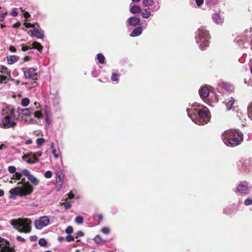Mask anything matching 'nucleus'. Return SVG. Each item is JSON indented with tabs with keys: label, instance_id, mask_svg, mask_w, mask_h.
<instances>
[{
	"label": "nucleus",
	"instance_id": "1",
	"mask_svg": "<svg viewBox=\"0 0 252 252\" xmlns=\"http://www.w3.org/2000/svg\"><path fill=\"white\" fill-rule=\"evenodd\" d=\"M221 139L227 146L235 147L243 141V134L238 129H229L222 133Z\"/></svg>",
	"mask_w": 252,
	"mask_h": 252
},
{
	"label": "nucleus",
	"instance_id": "2",
	"mask_svg": "<svg viewBox=\"0 0 252 252\" xmlns=\"http://www.w3.org/2000/svg\"><path fill=\"white\" fill-rule=\"evenodd\" d=\"M187 112L188 116L192 121L198 125H204L209 121V112L207 110L200 109L197 111V110L194 108H187Z\"/></svg>",
	"mask_w": 252,
	"mask_h": 252
},
{
	"label": "nucleus",
	"instance_id": "3",
	"mask_svg": "<svg viewBox=\"0 0 252 252\" xmlns=\"http://www.w3.org/2000/svg\"><path fill=\"white\" fill-rule=\"evenodd\" d=\"M21 183H23L21 186L15 187L11 190L10 198L15 199L16 196L23 197L32 193L33 191L32 186L29 182H26L25 179H22L21 182L18 184Z\"/></svg>",
	"mask_w": 252,
	"mask_h": 252
},
{
	"label": "nucleus",
	"instance_id": "4",
	"mask_svg": "<svg viewBox=\"0 0 252 252\" xmlns=\"http://www.w3.org/2000/svg\"><path fill=\"white\" fill-rule=\"evenodd\" d=\"M3 119L0 126L3 128H10L14 127L17 123L15 121V116L13 110L9 108L3 109L2 111Z\"/></svg>",
	"mask_w": 252,
	"mask_h": 252
},
{
	"label": "nucleus",
	"instance_id": "5",
	"mask_svg": "<svg viewBox=\"0 0 252 252\" xmlns=\"http://www.w3.org/2000/svg\"><path fill=\"white\" fill-rule=\"evenodd\" d=\"M10 223L20 233H29L31 231L32 221L28 219H12L10 220Z\"/></svg>",
	"mask_w": 252,
	"mask_h": 252
},
{
	"label": "nucleus",
	"instance_id": "6",
	"mask_svg": "<svg viewBox=\"0 0 252 252\" xmlns=\"http://www.w3.org/2000/svg\"><path fill=\"white\" fill-rule=\"evenodd\" d=\"M196 42L201 50H205L209 45L210 35L205 27L199 28L196 32Z\"/></svg>",
	"mask_w": 252,
	"mask_h": 252
},
{
	"label": "nucleus",
	"instance_id": "7",
	"mask_svg": "<svg viewBox=\"0 0 252 252\" xmlns=\"http://www.w3.org/2000/svg\"><path fill=\"white\" fill-rule=\"evenodd\" d=\"M22 70L24 73L25 78L34 81L37 80L38 75L36 68L34 67H23L22 68Z\"/></svg>",
	"mask_w": 252,
	"mask_h": 252
},
{
	"label": "nucleus",
	"instance_id": "8",
	"mask_svg": "<svg viewBox=\"0 0 252 252\" xmlns=\"http://www.w3.org/2000/svg\"><path fill=\"white\" fill-rule=\"evenodd\" d=\"M252 185L247 181L241 182L236 189L237 192L242 194H248L252 188Z\"/></svg>",
	"mask_w": 252,
	"mask_h": 252
},
{
	"label": "nucleus",
	"instance_id": "9",
	"mask_svg": "<svg viewBox=\"0 0 252 252\" xmlns=\"http://www.w3.org/2000/svg\"><path fill=\"white\" fill-rule=\"evenodd\" d=\"M50 220L48 217H41L38 220H35L34 222L35 227L37 229H41L44 227L47 226L49 223Z\"/></svg>",
	"mask_w": 252,
	"mask_h": 252
},
{
	"label": "nucleus",
	"instance_id": "10",
	"mask_svg": "<svg viewBox=\"0 0 252 252\" xmlns=\"http://www.w3.org/2000/svg\"><path fill=\"white\" fill-rule=\"evenodd\" d=\"M141 24L140 18L136 16L130 17L126 22V26L128 29L131 28L139 26Z\"/></svg>",
	"mask_w": 252,
	"mask_h": 252
},
{
	"label": "nucleus",
	"instance_id": "11",
	"mask_svg": "<svg viewBox=\"0 0 252 252\" xmlns=\"http://www.w3.org/2000/svg\"><path fill=\"white\" fill-rule=\"evenodd\" d=\"M200 97L203 99H205L210 94V90L206 85L201 87L198 91Z\"/></svg>",
	"mask_w": 252,
	"mask_h": 252
},
{
	"label": "nucleus",
	"instance_id": "12",
	"mask_svg": "<svg viewBox=\"0 0 252 252\" xmlns=\"http://www.w3.org/2000/svg\"><path fill=\"white\" fill-rule=\"evenodd\" d=\"M249 165V161L243 159H241L237 163L238 167L242 171H246L248 168Z\"/></svg>",
	"mask_w": 252,
	"mask_h": 252
},
{
	"label": "nucleus",
	"instance_id": "13",
	"mask_svg": "<svg viewBox=\"0 0 252 252\" xmlns=\"http://www.w3.org/2000/svg\"><path fill=\"white\" fill-rule=\"evenodd\" d=\"M143 31L142 26L136 27L132 32L130 33L129 36L132 37H137L140 35Z\"/></svg>",
	"mask_w": 252,
	"mask_h": 252
},
{
	"label": "nucleus",
	"instance_id": "14",
	"mask_svg": "<svg viewBox=\"0 0 252 252\" xmlns=\"http://www.w3.org/2000/svg\"><path fill=\"white\" fill-rule=\"evenodd\" d=\"M212 19L216 24H221L223 22V19L221 17L220 13L215 12L212 15Z\"/></svg>",
	"mask_w": 252,
	"mask_h": 252
},
{
	"label": "nucleus",
	"instance_id": "15",
	"mask_svg": "<svg viewBox=\"0 0 252 252\" xmlns=\"http://www.w3.org/2000/svg\"><path fill=\"white\" fill-rule=\"evenodd\" d=\"M0 245L1 246L0 247V252H15L14 247H10V245H4L3 243Z\"/></svg>",
	"mask_w": 252,
	"mask_h": 252
},
{
	"label": "nucleus",
	"instance_id": "16",
	"mask_svg": "<svg viewBox=\"0 0 252 252\" xmlns=\"http://www.w3.org/2000/svg\"><path fill=\"white\" fill-rule=\"evenodd\" d=\"M31 33L34 36L39 39H42L44 38V35L42 32L39 31L37 28H34L31 30Z\"/></svg>",
	"mask_w": 252,
	"mask_h": 252
},
{
	"label": "nucleus",
	"instance_id": "17",
	"mask_svg": "<svg viewBox=\"0 0 252 252\" xmlns=\"http://www.w3.org/2000/svg\"><path fill=\"white\" fill-rule=\"evenodd\" d=\"M27 157H30V158L27 159L26 161L29 164H35L38 162V159L37 157L35 155H33V153L31 152L28 154Z\"/></svg>",
	"mask_w": 252,
	"mask_h": 252
},
{
	"label": "nucleus",
	"instance_id": "18",
	"mask_svg": "<svg viewBox=\"0 0 252 252\" xmlns=\"http://www.w3.org/2000/svg\"><path fill=\"white\" fill-rule=\"evenodd\" d=\"M17 112L19 115H22L25 116H30L31 115V111L28 108H18Z\"/></svg>",
	"mask_w": 252,
	"mask_h": 252
},
{
	"label": "nucleus",
	"instance_id": "19",
	"mask_svg": "<svg viewBox=\"0 0 252 252\" xmlns=\"http://www.w3.org/2000/svg\"><path fill=\"white\" fill-rule=\"evenodd\" d=\"M19 57L16 55H10L7 57V63L9 64H13L18 61Z\"/></svg>",
	"mask_w": 252,
	"mask_h": 252
},
{
	"label": "nucleus",
	"instance_id": "20",
	"mask_svg": "<svg viewBox=\"0 0 252 252\" xmlns=\"http://www.w3.org/2000/svg\"><path fill=\"white\" fill-rule=\"evenodd\" d=\"M130 12L133 14L140 13L141 10V7L139 5H130Z\"/></svg>",
	"mask_w": 252,
	"mask_h": 252
},
{
	"label": "nucleus",
	"instance_id": "21",
	"mask_svg": "<svg viewBox=\"0 0 252 252\" xmlns=\"http://www.w3.org/2000/svg\"><path fill=\"white\" fill-rule=\"evenodd\" d=\"M93 240L97 244H103L107 242L106 240L103 239L99 235H97L95 236Z\"/></svg>",
	"mask_w": 252,
	"mask_h": 252
},
{
	"label": "nucleus",
	"instance_id": "22",
	"mask_svg": "<svg viewBox=\"0 0 252 252\" xmlns=\"http://www.w3.org/2000/svg\"><path fill=\"white\" fill-rule=\"evenodd\" d=\"M140 14L143 18L148 19L151 15V12L147 9H141Z\"/></svg>",
	"mask_w": 252,
	"mask_h": 252
},
{
	"label": "nucleus",
	"instance_id": "23",
	"mask_svg": "<svg viewBox=\"0 0 252 252\" xmlns=\"http://www.w3.org/2000/svg\"><path fill=\"white\" fill-rule=\"evenodd\" d=\"M0 73L2 74L1 75H8L9 77H11V72L5 66H0Z\"/></svg>",
	"mask_w": 252,
	"mask_h": 252
},
{
	"label": "nucleus",
	"instance_id": "24",
	"mask_svg": "<svg viewBox=\"0 0 252 252\" xmlns=\"http://www.w3.org/2000/svg\"><path fill=\"white\" fill-rule=\"evenodd\" d=\"M32 48L41 52L43 49L42 46L38 42L34 41L32 44Z\"/></svg>",
	"mask_w": 252,
	"mask_h": 252
},
{
	"label": "nucleus",
	"instance_id": "25",
	"mask_svg": "<svg viewBox=\"0 0 252 252\" xmlns=\"http://www.w3.org/2000/svg\"><path fill=\"white\" fill-rule=\"evenodd\" d=\"M28 179L34 186L38 185L39 183V180L32 174L28 177Z\"/></svg>",
	"mask_w": 252,
	"mask_h": 252
},
{
	"label": "nucleus",
	"instance_id": "26",
	"mask_svg": "<svg viewBox=\"0 0 252 252\" xmlns=\"http://www.w3.org/2000/svg\"><path fill=\"white\" fill-rule=\"evenodd\" d=\"M44 112L45 118H51V112L50 107L48 105H45L44 107Z\"/></svg>",
	"mask_w": 252,
	"mask_h": 252
},
{
	"label": "nucleus",
	"instance_id": "27",
	"mask_svg": "<svg viewBox=\"0 0 252 252\" xmlns=\"http://www.w3.org/2000/svg\"><path fill=\"white\" fill-rule=\"evenodd\" d=\"M235 101V99L231 97V99L226 104V107L227 110H230L232 108Z\"/></svg>",
	"mask_w": 252,
	"mask_h": 252
},
{
	"label": "nucleus",
	"instance_id": "28",
	"mask_svg": "<svg viewBox=\"0 0 252 252\" xmlns=\"http://www.w3.org/2000/svg\"><path fill=\"white\" fill-rule=\"evenodd\" d=\"M219 86L226 91L229 90L231 87V85L229 83L224 82H220L219 84Z\"/></svg>",
	"mask_w": 252,
	"mask_h": 252
},
{
	"label": "nucleus",
	"instance_id": "29",
	"mask_svg": "<svg viewBox=\"0 0 252 252\" xmlns=\"http://www.w3.org/2000/svg\"><path fill=\"white\" fill-rule=\"evenodd\" d=\"M96 59L99 63L103 64L105 63V58L103 55L101 53L97 54Z\"/></svg>",
	"mask_w": 252,
	"mask_h": 252
},
{
	"label": "nucleus",
	"instance_id": "30",
	"mask_svg": "<svg viewBox=\"0 0 252 252\" xmlns=\"http://www.w3.org/2000/svg\"><path fill=\"white\" fill-rule=\"evenodd\" d=\"M51 148L52 149V153L54 157L56 158H59V155L56 153V150L54 148V143L52 142L51 143Z\"/></svg>",
	"mask_w": 252,
	"mask_h": 252
},
{
	"label": "nucleus",
	"instance_id": "31",
	"mask_svg": "<svg viewBox=\"0 0 252 252\" xmlns=\"http://www.w3.org/2000/svg\"><path fill=\"white\" fill-rule=\"evenodd\" d=\"M153 0H143V4L145 6H150L154 4Z\"/></svg>",
	"mask_w": 252,
	"mask_h": 252
},
{
	"label": "nucleus",
	"instance_id": "32",
	"mask_svg": "<svg viewBox=\"0 0 252 252\" xmlns=\"http://www.w3.org/2000/svg\"><path fill=\"white\" fill-rule=\"evenodd\" d=\"M9 80L8 75H0V84L6 83Z\"/></svg>",
	"mask_w": 252,
	"mask_h": 252
},
{
	"label": "nucleus",
	"instance_id": "33",
	"mask_svg": "<svg viewBox=\"0 0 252 252\" xmlns=\"http://www.w3.org/2000/svg\"><path fill=\"white\" fill-rule=\"evenodd\" d=\"M248 113L249 117L252 120V102L248 106Z\"/></svg>",
	"mask_w": 252,
	"mask_h": 252
},
{
	"label": "nucleus",
	"instance_id": "34",
	"mask_svg": "<svg viewBox=\"0 0 252 252\" xmlns=\"http://www.w3.org/2000/svg\"><path fill=\"white\" fill-rule=\"evenodd\" d=\"M30 103V99L28 98L25 97L22 99L21 104L22 106L26 107Z\"/></svg>",
	"mask_w": 252,
	"mask_h": 252
},
{
	"label": "nucleus",
	"instance_id": "35",
	"mask_svg": "<svg viewBox=\"0 0 252 252\" xmlns=\"http://www.w3.org/2000/svg\"><path fill=\"white\" fill-rule=\"evenodd\" d=\"M63 182L56 181L55 189L57 191H59L63 187Z\"/></svg>",
	"mask_w": 252,
	"mask_h": 252
},
{
	"label": "nucleus",
	"instance_id": "36",
	"mask_svg": "<svg viewBox=\"0 0 252 252\" xmlns=\"http://www.w3.org/2000/svg\"><path fill=\"white\" fill-rule=\"evenodd\" d=\"M55 169L56 176L63 175V172L61 168V167L57 166V167H55Z\"/></svg>",
	"mask_w": 252,
	"mask_h": 252
},
{
	"label": "nucleus",
	"instance_id": "37",
	"mask_svg": "<svg viewBox=\"0 0 252 252\" xmlns=\"http://www.w3.org/2000/svg\"><path fill=\"white\" fill-rule=\"evenodd\" d=\"M38 243L40 246H43V247L46 246L47 245V243L46 240L44 238H40L38 240Z\"/></svg>",
	"mask_w": 252,
	"mask_h": 252
},
{
	"label": "nucleus",
	"instance_id": "38",
	"mask_svg": "<svg viewBox=\"0 0 252 252\" xmlns=\"http://www.w3.org/2000/svg\"><path fill=\"white\" fill-rule=\"evenodd\" d=\"M75 222L78 224H82L83 222V218L81 216H77L75 219Z\"/></svg>",
	"mask_w": 252,
	"mask_h": 252
},
{
	"label": "nucleus",
	"instance_id": "39",
	"mask_svg": "<svg viewBox=\"0 0 252 252\" xmlns=\"http://www.w3.org/2000/svg\"><path fill=\"white\" fill-rule=\"evenodd\" d=\"M74 238L75 237L70 234H68L65 237L64 240L67 242H70L74 240Z\"/></svg>",
	"mask_w": 252,
	"mask_h": 252
},
{
	"label": "nucleus",
	"instance_id": "40",
	"mask_svg": "<svg viewBox=\"0 0 252 252\" xmlns=\"http://www.w3.org/2000/svg\"><path fill=\"white\" fill-rule=\"evenodd\" d=\"M100 73V70L98 69H96L95 68H94L92 71V75L94 77H97Z\"/></svg>",
	"mask_w": 252,
	"mask_h": 252
},
{
	"label": "nucleus",
	"instance_id": "41",
	"mask_svg": "<svg viewBox=\"0 0 252 252\" xmlns=\"http://www.w3.org/2000/svg\"><path fill=\"white\" fill-rule=\"evenodd\" d=\"M111 79L113 81H118L119 80L118 74L115 72H113L112 73Z\"/></svg>",
	"mask_w": 252,
	"mask_h": 252
},
{
	"label": "nucleus",
	"instance_id": "42",
	"mask_svg": "<svg viewBox=\"0 0 252 252\" xmlns=\"http://www.w3.org/2000/svg\"><path fill=\"white\" fill-rule=\"evenodd\" d=\"M101 231L104 234H108L110 232V229L108 227L105 226L101 229Z\"/></svg>",
	"mask_w": 252,
	"mask_h": 252
},
{
	"label": "nucleus",
	"instance_id": "43",
	"mask_svg": "<svg viewBox=\"0 0 252 252\" xmlns=\"http://www.w3.org/2000/svg\"><path fill=\"white\" fill-rule=\"evenodd\" d=\"M73 232V228L71 226H67L65 230V232L68 234H71Z\"/></svg>",
	"mask_w": 252,
	"mask_h": 252
},
{
	"label": "nucleus",
	"instance_id": "44",
	"mask_svg": "<svg viewBox=\"0 0 252 252\" xmlns=\"http://www.w3.org/2000/svg\"><path fill=\"white\" fill-rule=\"evenodd\" d=\"M34 117L37 119L42 118V113L39 111H35L34 113Z\"/></svg>",
	"mask_w": 252,
	"mask_h": 252
},
{
	"label": "nucleus",
	"instance_id": "45",
	"mask_svg": "<svg viewBox=\"0 0 252 252\" xmlns=\"http://www.w3.org/2000/svg\"><path fill=\"white\" fill-rule=\"evenodd\" d=\"M8 171L10 173H15L16 172V168L14 166H9L8 167Z\"/></svg>",
	"mask_w": 252,
	"mask_h": 252
},
{
	"label": "nucleus",
	"instance_id": "46",
	"mask_svg": "<svg viewBox=\"0 0 252 252\" xmlns=\"http://www.w3.org/2000/svg\"><path fill=\"white\" fill-rule=\"evenodd\" d=\"M22 177V173L19 172H16L15 175H13V177L12 178L15 180H19Z\"/></svg>",
	"mask_w": 252,
	"mask_h": 252
},
{
	"label": "nucleus",
	"instance_id": "47",
	"mask_svg": "<svg viewBox=\"0 0 252 252\" xmlns=\"http://www.w3.org/2000/svg\"><path fill=\"white\" fill-rule=\"evenodd\" d=\"M22 174H23L24 176H27L28 178L31 175L29 170L27 169L22 170Z\"/></svg>",
	"mask_w": 252,
	"mask_h": 252
},
{
	"label": "nucleus",
	"instance_id": "48",
	"mask_svg": "<svg viewBox=\"0 0 252 252\" xmlns=\"http://www.w3.org/2000/svg\"><path fill=\"white\" fill-rule=\"evenodd\" d=\"M45 139L43 138H38L36 139V144L37 145H41L44 142Z\"/></svg>",
	"mask_w": 252,
	"mask_h": 252
},
{
	"label": "nucleus",
	"instance_id": "49",
	"mask_svg": "<svg viewBox=\"0 0 252 252\" xmlns=\"http://www.w3.org/2000/svg\"><path fill=\"white\" fill-rule=\"evenodd\" d=\"M84 235V232L81 230H79L76 233L75 238H77L78 237H83Z\"/></svg>",
	"mask_w": 252,
	"mask_h": 252
},
{
	"label": "nucleus",
	"instance_id": "50",
	"mask_svg": "<svg viewBox=\"0 0 252 252\" xmlns=\"http://www.w3.org/2000/svg\"><path fill=\"white\" fill-rule=\"evenodd\" d=\"M52 176V173L51 171L48 170L46 171L44 174V176L46 178H50Z\"/></svg>",
	"mask_w": 252,
	"mask_h": 252
},
{
	"label": "nucleus",
	"instance_id": "51",
	"mask_svg": "<svg viewBox=\"0 0 252 252\" xmlns=\"http://www.w3.org/2000/svg\"><path fill=\"white\" fill-rule=\"evenodd\" d=\"M10 14L13 16V17H16L18 15V12H17V9L16 8H14L12 9L11 13H10Z\"/></svg>",
	"mask_w": 252,
	"mask_h": 252
},
{
	"label": "nucleus",
	"instance_id": "52",
	"mask_svg": "<svg viewBox=\"0 0 252 252\" xmlns=\"http://www.w3.org/2000/svg\"><path fill=\"white\" fill-rule=\"evenodd\" d=\"M63 175L56 176V181L63 182Z\"/></svg>",
	"mask_w": 252,
	"mask_h": 252
},
{
	"label": "nucleus",
	"instance_id": "53",
	"mask_svg": "<svg viewBox=\"0 0 252 252\" xmlns=\"http://www.w3.org/2000/svg\"><path fill=\"white\" fill-rule=\"evenodd\" d=\"M0 244L3 243L4 245L7 244L8 245H10V243L9 241H8L6 239L2 238L0 237Z\"/></svg>",
	"mask_w": 252,
	"mask_h": 252
},
{
	"label": "nucleus",
	"instance_id": "54",
	"mask_svg": "<svg viewBox=\"0 0 252 252\" xmlns=\"http://www.w3.org/2000/svg\"><path fill=\"white\" fill-rule=\"evenodd\" d=\"M244 204L246 206H249L252 204V199L247 198L244 201Z\"/></svg>",
	"mask_w": 252,
	"mask_h": 252
},
{
	"label": "nucleus",
	"instance_id": "55",
	"mask_svg": "<svg viewBox=\"0 0 252 252\" xmlns=\"http://www.w3.org/2000/svg\"><path fill=\"white\" fill-rule=\"evenodd\" d=\"M204 0H195V2H196V5L200 7L203 4Z\"/></svg>",
	"mask_w": 252,
	"mask_h": 252
},
{
	"label": "nucleus",
	"instance_id": "56",
	"mask_svg": "<svg viewBox=\"0 0 252 252\" xmlns=\"http://www.w3.org/2000/svg\"><path fill=\"white\" fill-rule=\"evenodd\" d=\"M31 49V48L29 46H26L24 45H22V50L24 52L27 51Z\"/></svg>",
	"mask_w": 252,
	"mask_h": 252
},
{
	"label": "nucleus",
	"instance_id": "57",
	"mask_svg": "<svg viewBox=\"0 0 252 252\" xmlns=\"http://www.w3.org/2000/svg\"><path fill=\"white\" fill-rule=\"evenodd\" d=\"M245 34L246 37H251L252 36V33H250L249 30H246L245 31Z\"/></svg>",
	"mask_w": 252,
	"mask_h": 252
},
{
	"label": "nucleus",
	"instance_id": "58",
	"mask_svg": "<svg viewBox=\"0 0 252 252\" xmlns=\"http://www.w3.org/2000/svg\"><path fill=\"white\" fill-rule=\"evenodd\" d=\"M33 155H35L36 157H37V158H38V157H41L42 153L41 151H38L36 153H33Z\"/></svg>",
	"mask_w": 252,
	"mask_h": 252
},
{
	"label": "nucleus",
	"instance_id": "59",
	"mask_svg": "<svg viewBox=\"0 0 252 252\" xmlns=\"http://www.w3.org/2000/svg\"><path fill=\"white\" fill-rule=\"evenodd\" d=\"M37 237L36 235H32L30 237V240L31 241H35L37 240Z\"/></svg>",
	"mask_w": 252,
	"mask_h": 252
},
{
	"label": "nucleus",
	"instance_id": "60",
	"mask_svg": "<svg viewBox=\"0 0 252 252\" xmlns=\"http://www.w3.org/2000/svg\"><path fill=\"white\" fill-rule=\"evenodd\" d=\"M9 50L10 52H13V53H15V52H16V51H17L16 48L12 46H10Z\"/></svg>",
	"mask_w": 252,
	"mask_h": 252
},
{
	"label": "nucleus",
	"instance_id": "61",
	"mask_svg": "<svg viewBox=\"0 0 252 252\" xmlns=\"http://www.w3.org/2000/svg\"><path fill=\"white\" fill-rule=\"evenodd\" d=\"M16 239L18 241H22L23 242H25L26 241L24 238L20 236H18L16 238Z\"/></svg>",
	"mask_w": 252,
	"mask_h": 252
},
{
	"label": "nucleus",
	"instance_id": "62",
	"mask_svg": "<svg viewBox=\"0 0 252 252\" xmlns=\"http://www.w3.org/2000/svg\"><path fill=\"white\" fill-rule=\"evenodd\" d=\"M71 207V204L69 203H67L64 205V208L65 210H67Z\"/></svg>",
	"mask_w": 252,
	"mask_h": 252
},
{
	"label": "nucleus",
	"instance_id": "63",
	"mask_svg": "<svg viewBox=\"0 0 252 252\" xmlns=\"http://www.w3.org/2000/svg\"><path fill=\"white\" fill-rule=\"evenodd\" d=\"M51 121V118H45V123L47 125H49Z\"/></svg>",
	"mask_w": 252,
	"mask_h": 252
},
{
	"label": "nucleus",
	"instance_id": "64",
	"mask_svg": "<svg viewBox=\"0 0 252 252\" xmlns=\"http://www.w3.org/2000/svg\"><path fill=\"white\" fill-rule=\"evenodd\" d=\"M20 25H21V23L20 22H18L13 25V27L14 28H18L20 26Z\"/></svg>",
	"mask_w": 252,
	"mask_h": 252
}]
</instances>
